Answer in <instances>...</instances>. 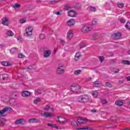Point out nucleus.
Returning a JSON list of instances; mask_svg holds the SVG:
<instances>
[{"instance_id": "nucleus-1", "label": "nucleus", "mask_w": 130, "mask_h": 130, "mask_svg": "<svg viewBox=\"0 0 130 130\" xmlns=\"http://www.w3.org/2000/svg\"><path fill=\"white\" fill-rule=\"evenodd\" d=\"M77 101L81 103L89 102V96L88 95H80L77 98Z\"/></svg>"}, {"instance_id": "nucleus-2", "label": "nucleus", "mask_w": 130, "mask_h": 130, "mask_svg": "<svg viewBox=\"0 0 130 130\" xmlns=\"http://www.w3.org/2000/svg\"><path fill=\"white\" fill-rule=\"evenodd\" d=\"M71 90L74 93H78V92L81 91V86L78 85H72L71 87Z\"/></svg>"}, {"instance_id": "nucleus-3", "label": "nucleus", "mask_w": 130, "mask_h": 130, "mask_svg": "<svg viewBox=\"0 0 130 130\" xmlns=\"http://www.w3.org/2000/svg\"><path fill=\"white\" fill-rule=\"evenodd\" d=\"M7 111H12V108L10 107H5L3 110H0V117H3V116H6L5 113Z\"/></svg>"}, {"instance_id": "nucleus-4", "label": "nucleus", "mask_w": 130, "mask_h": 130, "mask_svg": "<svg viewBox=\"0 0 130 130\" xmlns=\"http://www.w3.org/2000/svg\"><path fill=\"white\" fill-rule=\"evenodd\" d=\"M33 32V27L31 26H28L25 29V34L27 37L32 36V33Z\"/></svg>"}, {"instance_id": "nucleus-5", "label": "nucleus", "mask_w": 130, "mask_h": 130, "mask_svg": "<svg viewBox=\"0 0 130 130\" xmlns=\"http://www.w3.org/2000/svg\"><path fill=\"white\" fill-rule=\"evenodd\" d=\"M56 74L58 75H62L64 73V70L63 69V66L60 65L58 66L57 70L56 71Z\"/></svg>"}, {"instance_id": "nucleus-6", "label": "nucleus", "mask_w": 130, "mask_h": 130, "mask_svg": "<svg viewBox=\"0 0 130 130\" xmlns=\"http://www.w3.org/2000/svg\"><path fill=\"white\" fill-rule=\"evenodd\" d=\"M41 115L43 116V117L48 118V117H53V116H54V114L50 112H45L44 113H41Z\"/></svg>"}, {"instance_id": "nucleus-7", "label": "nucleus", "mask_w": 130, "mask_h": 130, "mask_svg": "<svg viewBox=\"0 0 130 130\" xmlns=\"http://www.w3.org/2000/svg\"><path fill=\"white\" fill-rule=\"evenodd\" d=\"M92 30V27L85 25L83 26L81 29L82 32L83 33H88V32Z\"/></svg>"}, {"instance_id": "nucleus-8", "label": "nucleus", "mask_w": 130, "mask_h": 130, "mask_svg": "<svg viewBox=\"0 0 130 130\" xmlns=\"http://www.w3.org/2000/svg\"><path fill=\"white\" fill-rule=\"evenodd\" d=\"M26 123V120L24 119H19L18 120H16L15 122V124H16V125H19L20 124L24 125Z\"/></svg>"}, {"instance_id": "nucleus-9", "label": "nucleus", "mask_w": 130, "mask_h": 130, "mask_svg": "<svg viewBox=\"0 0 130 130\" xmlns=\"http://www.w3.org/2000/svg\"><path fill=\"white\" fill-rule=\"evenodd\" d=\"M67 24L69 27H72V26H74L76 24V21L74 19H71L67 21Z\"/></svg>"}, {"instance_id": "nucleus-10", "label": "nucleus", "mask_w": 130, "mask_h": 130, "mask_svg": "<svg viewBox=\"0 0 130 130\" xmlns=\"http://www.w3.org/2000/svg\"><path fill=\"white\" fill-rule=\"evenodd\" d=\"M67 35V39H68L69 40H71V39L73 38V30H69L68 31Z\"/></svg>"}, {"instance_id": "nucleus-11", "label": "nucleus", "mask_w": 130, "mask_h": 130, "mask_svg": "<svg viewBox=\"0 0 130 130\" xmlns=\"http://www.w3.org/2000/svg\"><path fill=\"white\" fill-rule=\"evenodd\" d=\"M68 14L69 17H74L77 16V12H75L74 10L69 11Z\"/></svg>"}, {"instance_id": "nucleus-12", "label": "nucleus", "mask_w": 130, "mask_h": 130, "mask_svg": "<svg viewBox=\"0 0 130 130\" xmlns=\"http://www.w3.org/2000/svg\"><path fill=\"white\" fill-rule=\"evenodd\" d=\"M51 54V51L50 50H45L44 51V57L47 58V57H49Z\"/></svg>"}, {"instance_id": "nucleus-13", "label": "nucleus", "mask_w": 130, "mask_h": 130, "mask_svg": "<svg viewBox=\"0 0 130 130\" xmlns=\"http://www.w3.org/2000/svg\"><path fill=\"white\" fill-rule=\"evenodd\" d=\"M31 95V92L28 91H23L21 93V96L22 97H29V96Z\"/></svg>"}, {"instance_id": "nucleus-14", "label": "nucleus", "mask_w": 130, "mask_h": 130, "mask_svg": "<svg viewBox=\"0 0 130 130\" xmlns=\"http://www.w3.org/2000/svg\"><path fill=\"white\" fill-rule=\"evenodd\" d=\"M28 123H37L39 122V120L37 118H31L28 120Z\"/></svg>"}, {"instance_id": "nucleus-15", "label": "nucleus", "mask_w": 130, "mask_h": 130, "mask_svg": "<svg viewBox=\"0 0 130 130\" xmlns=\"http://www.w3.org/2000/svg\"><path fill=\"white\" fill-rule=\"evenodd\" d=\"M3 25H4L5 26H8L9 24V19L7 17H5L3 19L2 23Z\"/></svg>"}, {"instance_id": "nucleus-16", "label": "nucleus", "mask_w": 130, "mask_h": 130, "mask_svg": "<svg viewBox=\"0 0 130 130\" xmlns=\"http://www.w3.org/2000/svg\"><path fill=\"white\" fill-rule=\"evenodd\" d=\"M114 39H120L121 37V33L120 32H116L113 34Z\"/></svg>"}, {"instance_id": "nucleus-17", "label": "nucleus", "mask_w": 130, "mask_h": 130, "mask_svg": "<svg viewBox=\"0 0 130 130\" xmlns=\"http://www.w3.org/2000/svg\"><path fill=\"white\" fill-rule=\"evenodd\" d=\"M81 53H80V52H77L75 54V57H74V60H76V61H78V60H79V59H80V57H81Z\"/></svg>"}, {"instance_id": "nucleus-18", "label": "nucleus", "mask_w": 130, "mask_h": 130, "mask_svg": "<svg viewBox=\"0 0 130 130\" xmlns=\"http://www.w3.org/2000/svg\"><path fill=\"white\" fill-rule=\"evenodd\" d=\"M48 126H50L51 127H53L54 128H56V129H59V127L57 125L55 124H52V123H48Z\"/></svg>"}, {"instance_id": "nucleus-19", "label": "nucleus", "mask_w": 130, "mask_h": 130, "mask_svg": "<svg viewBox=\"0 0 130 130\" xmlns=\"http://www.w3.org/2000/svg\"><path fill=\"white\" fill-rule=\"evenodd\" d=\"M10 51L11 54H15V53H17L18 52V48H12Z\"/></svg>"}, {"instance_id": "nucleus-20", "label": "nucleus", "mask_w": 130, "mask_h": 130, "mask_svg": "<svg viewBox=\"0 0 130 130\" xmlns=\"http://www.w3.org/2000/svg\"><path fill=\"white\" fill-rule=\"evenodd\" d=\"M87 10L90 12H95L96 11V8L94 6H89L88 7Z\"/></svg>"}, {"instance_id": "nucleus-21", "label": "nucleus", "mask_w": 130, "mask_h": 130, "mask_svg": "<svg viewBox=\"0 0 130 130\" xmlns=\"http://www.w3.org/2000/svg\"><path fill=\"white\" fill-rule=\"evenodd\" d=\"M77 121L78 122V123L84 124L85 122H87V119H78L77 120Z\"/></svg>"}, {"instance_id": "nucleus-22", "label": "nucleus", "mask_w": 130, "mask_h": 130, "mask_svg": "<svg viewBox=\"0 0 130 130\" xmlns=\"http://www.w3.org/2000/svg\"><path fill=\"white\" fill-rule=\"evenodd\" d=\"M60 117H57V121L59 122V123H64L66 122V119L63 118H60V119H59Z\"/></svg>"}, {"instance_id": "nucleus-23", "label": "nucleus", "mask_w": 130, "mask_h": 130, "mask_svg": "<svg viewBox=\"0 0 130 130\" xmlns=\"http://www.w3.org/2000/svg\"><path fill=\"white\" fill-rule=\"evenodd\" d=\"M102 84L101 81H96L93 82V85L95 87H100V85H102Z\"/></svg>"}, {"instance_id": "nucleus-24", "label": "nucleus", "mask_w": 130, "mask_h": 130, "mask_svg": "<svg viewBox=\"0 0 130 130\" xmlns=\"http://www.w3.org/2000/svg\"><path fill=\"white\" fill-rule=\"evenodd\" d=\"M72 9V6L71 5H66L64 6L63 10L64 11H69Z\"/></svg>"}, {"instance_id": "nucleus-25", "label": "nucleus", "mask_w": 130, "mask_h": 130, "mask_svg": "<svg viewBox=\"0 0 130 130\" xmlns=\"http://www.w3.org/2000/svg\"><path fill=\"white\" fill-rule=\"evenodd\" d=\"M115 104L116 105H117V106H121V105H122V104H123V101H116L115 102Z\"/></svg>"}, {"instance_id": "nucleus-26", "label": "nucleus", "mask_w": 130, "mask_h": 130, "mask_svg": "<svg viewBox=\"0 0 130 130\" xmlns=\"http://www.w3.org/2000/svg\"><path fill=\"white\" fill-rule=\"evenodd\" d=\"M26 69H27V70H36V68L34 67V65H30V66H28L27 67L23 68V70H26Z\"/></svg>"}, {"instance_id": "nucleus-27", "label": "nucleus", "mask_w": 130, "mask_h": 130, "mask_svg": "<svg viewBox=\"0 0 130 130\" xmlns=\"http://www.w3.org/2000/svg\"><path fill=\"white\" fill-rule=\"evenodd\" d=\"M76 129H89L91 130L92 129V127H89V126H85L83 127H80V128H77Z\"/></svg>"}, {"instance_id": "nucleus-28", "label": "nucleus", "mask_w": 130, "mask_h": 130, "mask_svg": "<svg viewBox=\"0 0 130 130\" xmlns=\"http://www.w3.org/2000/svg\"><path fill=\"white\" fill-rule=\"evenodd\" d=\"M121 63H123V64H126L127 66H128L130 64V61L129 60H122L121 61Z\"/></svg>"}, {"instance_id": "nucleus-29", "label": "nucleus", "mask_w": 130, "mask_h": 130, "mask_svg": "<svg viewBox=\"0 0 130 130\" xmlns=\"http://www.w3.org/2000/svg\"><path fill=\"white\" fill-rule=\"evenodd\" d=\"M8 36L12 37L14 36V32L12 30H8L6 32Z\"/></svg>"}, {"instance_id": "nucleus-30", "label": "nucleus", "mask_w": 130, "mask_h": 130, "mask_svg": "<svg viewBox=\"0 0 130 130\" xmlns=\"http://www.w3.org/2000/svg\"><path fill=\"white\" fill-rule=\"evenodd\" d=\"M2 64H3V66H4L5 67H8V66H10V62H9L8 61H3L2 62Z\"/></svg>"}, {"instance_id": "nucleus-31", "label": "nucleus", "mask_w": 130, "mask_h": 130, "mask_svg": "<svg viewBox=\"0 0 130 130\" xmlns=\"http://www.w3.org/2000/svg\"><path fill=\"white\" fill-rule=\"evenodd\" d=\"M81 73H82V71H81V70H77L74 71V74L76 76H78V75H80Z\"/></svg>"}, {"instance_id": "nucleus-32", "label": "nucleus", "mask_w": 130, "mask_h": 130, "mask_svg": "<svg viewBox=\"0 0 130 130\" xmlns=\"http://www.w3.org/2000/svg\"><path fill=\"white\" fill-rule=\"evenodd\" d=\"M57 3H58V1H57L56 0H53V1H50L49 2V4H50V5H56Z\"/></svg>"}, {"instance_id": "nucleus-33", "label": "nucleus", "mask_w": 130, "mask_h": 130, "mask_svg": "<svg viewBox=\"0 0 130 130\" xmlns=\"http://www.w3.org/2000/svg\"><path fill=\"white\" fill-rule=\"evenodd\" d=\"M40 98H37L36 99L34 100V104H37L38 103H39V102H40Z\"/></svg>"}, {"instance_id": "nucleus-34", "label": "nucleus", "mask_w": 130, "mask_h": 130, "mask_svg": "<svg viewBox=\"0 0 130 130\" xmlns=\"http://www.w3.org/2000/svg\"><path fill=\"white\" fill-rule=\"evenodd\" d=\"M71 125H73V126H78L79 124H78V122L76 121H73L71 123Z\"/></svg>"}, {"instance_id": "nucleus-35", "label": "nucleus", "mask_w": 130, "mask_h": 130, "mask_svg": "<svg viewBox=\"0 0 130 130\" xmlns=\"http://www.w3.org/2000/svg\"><path fill=\"white\" fill-rule=\"evenodd\" d=\"M5 122H6L5 119H0V126L4 125V124H5Z\"/></svg>"}, {"instance_id": "nucleus-36", "label": "nucleus", "mask_w": 130, "mask_h": 130, "mask_svg": "<svg viewBox=\"0 0 130 130\" xmlns=\"http://www.w3.org/2000/svg\"><path fill=\"white\" fill-rule=\"evenodd\" d=\"M117 7L120 8V9H122V8L124 7V4H123V3H118Z\"/></svg>"}, {"instance_id": "nucleus-37", "label": "nucleus", "mask_w": 130, "mask_h": 130, "mask_svg": "<svg viewBox=\"0 0 130 130\" xmlns=\"http://www.w3.org/2000/svg\"><path fill=\"white\" fill-rule=\"evenodd\" d=\"M92 96L94 98H96V97H97V96H98V91H97L96 90L93 91V93H92Z\"/></svg>"}, {"instance_id": "nucleus-38", "label": "nucleus", "mask_w": 130, "mask_h": 130, "mask_svg": "<svg viewBox=\"0 0 130 130\" xmlns=\"http://www.w3.org/2000/svg\"><path fill=\"white\" fill-rule=\"evenodd\" d=\"M20 7H21V5L18 4H15L13 6V8H14V9H19Z\"/></svg>"}, {"instance_id": "nucleus-39", "label": "nucleus", "mask_w": 130, "mask_h": 130, "mask_svg": "<svg viewBox=\"0 0 130 130\" xmlns=\"http://www.w3.org/2000/svg\"><path fill=\"white\" fill-rule=\"evenodd\" d=\"M125 27L128 30H130V22H127L126 23V24H125Z\"/></svg>"}, {"instance_id": "nucleus-40", "label": "nucleus", "mask_w": 130, "mask_h": 130, "mask_svg": "<svg viewBox=\"0 0 130 130\" xmlns=\"http://www.w3.org/2000/svg\"><path fill=\"white\" fill-rule=\"evenodd\" d=\"M92 25H97L98 21L96 19H93L92 22Z\"/></svg>"}, {"instance_id": "nucleus-41", "label": "nucleus", "mask_w": 130, "mask_h": 130, "mask_svg": "<svg viewBox=\"0 0 130 130\" xmlns=\"http://www.w3.org/2000/svg\"><path fill=\"white\" fill-rule=\"evenodd\" d=\"M106 86L108 88H112V84L109 82H106Z\"/></svg>"}, {"instance_id": "nucleus-42", "label": "nucleus", "mask_w": 130, "mask_h": 130, "mask_svg": "<svg viewBox=\"0 0 130 130\" xmlns=\"http://www.w3.org/2000/svg\"><path fill=\"white\" fill-rule=\"evenodd\" d=\"M99 58L101 62H103V61H104V59L105 58L104 57V56H99Z\"/></svg>"}, {"instance_id": "nucleus-43", "label": "nucleus", "mask_w": 130, "mask_h": 130, "mask_svg": "<svg viewBox=\"0 0 130 130\" xmlns=\"http://www.w3.org/2000/svg\"><path fill=\"white\" fill-rule=\"evenodd\" d=\"M18 58H24V57H25V55L23 54H18Z\"/></svg>"}, {"instance_id": "nucleus-44", "label": "nucleus", "mask_w": 130, "mask_h": 130, "mask_svg": "<svg viewBox=\"0 0 130 130\" xmlns=\"http://www.w3.org/2000/svg\"><path fill=\"white\" fill-rule=\"evenodd\" d=\"M2 80L4 81V80H6V79H7V78H8V75H7V74H3V75H2Z\"/></svg>"}, {"instance_id": "nucleus-45", "label": "nucleus", "mask_w": 130, "mask_h": 130, "mask_svg": "<svg viewBox=\"0 0 130 130\" xmlns=\"http://www.w3.org/2000/svg\"><path fill=\"white\" fill-rule=\"evenodd\" d=\"M113 72H114L115 74H117L119 73V70L117 68H114L113 70Z\"/></svg>"}, {"instance_id": "nucleus-46", "label": "nucleus", "mask_w": 130, "mask_h": 130, "mask_svg": "<svg viewBox=\"0 0 130 130\" xmlns=\"http://www.w3.org/2000/svg\"><path fill=\"white\" fill-rule=\"evenodd\" d=\"M50 108V107L48 105H46L44 108V110H46V111H48L49 110V109Z\"/></svg>"}, {"instance_id": "nucleus-47", "label": "nucleus", "mask_w": 130, "mask_h": 130, "mask_svg": "<svg viewBox=\"0 0 130 130\" xmlns=\"http://www.w3.org/2000/svg\"><path fill=\"white\" fill-rule=\"evenodd\" d=\"M120 23H125V19L123 18H120L119 19Z\"/></svg>"}, {"instance_id": "nucleus-48", "label": "nucleus", "mask_w": 130, "mask_h": 130, "mask_svg": "<svg viewBox=\"0 0 130 130\" xmlns=\"http://www.w3.org/2000/svg\"><path fill=\"white\" fill-rule=\"evenodd\" d=\"M20 23H21V24L26 23V18H23L22 19H20Z\"/></svg>"}, {"instance_id": "nucleus-49", "label": "nucleus", "mask_w": 130, "mask_h": 130, "mask_svg": "<svg viewBox=\"0 0 130 130\" xmlns=\"http://www.w3.org/2000/svg\"><path fill=\"white\" fill-rule=\"evenodd\" d=\"M75 9H76L77 10H80L81 8V7L80 6V4H77L75 7Z\"/></svg>"}, {"instance_id": "nucleus-50", "label": "nucleus", "mask_w": 130, "mask_h": 130, "mask_svg": "<svg viewBox=\"0 0 130 130\" xmlns=\"http://www.w3.org/2000/svg\"><path fill=\"white\" fill-rule=\"evenodd\" d=\"M40 39H44L45 38V36L43 34H41L40 35Z\"/></svg>"}, {"instance_id": "nucleus-51", "label": "nucleus", "mask_w": 130, "mask_h": 130, "mask_svg": "<svg viewBox=\"0 0 130 130\" xmlns=\"http://www.w3.org/2000/svg\"><path fill=\"white\" fill-rule=\"evenodd\" d=\"M90 112H92V113H96V112H97V110L96 109L90 110Z\"/></svg>"}, {"instance_id": "nucleus-52", "label": "nucleus", "mask_w": 130, "mask_h": 130, "mask_svg": "<svg viewBox=\"0 0 130 130\" xmlns=\"http://www.w3.org/2000/svg\"><path fill=\"white\" fill-rule=\"evenodd\" d=\"M101 102L103 104H106V103H107V101L105 100H102Z\"/></svg>"}, {"instance_id": "nucleus-53", "label": "nucleus", "mask_w": 130, "mask_h": 130, "mask_svg": "<svg viewBox=\"0 0 130 130\" xmlns=\"http://www.w3.org/2000/svg\"><path fill=\"white\" fill-rule=\"evenodd\" d=\"M85 46H86V45H85L84 44H82L80 45V49L84 48V47H85Z\"/></svg>"}, {"instance_id": "nucleus-54", "label": "nucleus", "mask_w": 130, "mask_h": 130, "mask_svg": "<svg viewBox=\"0 0 130 130\" xmlns=\"http://www.w3.org/2000/svg\"><path fill=\"white\" fill-rule=\"evenodd\" d=\"M124 80H119L118 81V83L119 85H122V83H124Z\"/></svg>"}, {"instance_id": "nucleus-55", "label": "nucleus", "mask_w": 130, "mask_h": 130, "mask_svg": "<svg viewBox=\"0 0 130 130\" xmlns=\"http://www.w3.org/2000/svg\"><path fill=\"white\" fill-rule=\"evenodd\" d=\"M91 80H92V78L91 77H88L86 79V82H89L90 81H91Z\"/></svg>"}, {"instance_id": "nucleus-56", "label": "nucleus", "mask_w": 130, "mask_h": 130, "mask_svg": "<svg viewBox=\"0 0 130 130\" xmlns=\"http://www.w3.org/2000/svg\"><path fill=\"white\" fill-rule=\"evenodd\" d=\"M60 42H61L62 44H66V41L63 40H60Z\"/></svg>"}, {"instance_id": "nucleus-57", "label": "nucleus", "mask_w": 130, "mask_h": 130, "mask_svg": "<svg viewBox=\"0 0 130 130\" xmlns=\"http://www.w3.org/2000/svg\"><path fill=\"white\" fill-rule=\"evenodd\" d=\"M55 14H56V15H57L58 16H59V15H61V14H60V12L59 11L56 12Z\"/></svg>"}, {"instance_id": "nucleus-58", "label": "nucleus", "mask_w": 130, "mask_h": 130, "mask_svg": "<svg viewBox=\"0 0 130 130\" xmlns=\"http://www.w3.org/2000/svg\"><path fill=\"white\" fill-rule=\"evenodd\" d=\"M126 79L127 81H130V76L126 77Z\"/></svg>"}, {"instance_id": "nucleus-59", "label": "nucleus", "mask_w": 130, "mask_h": 130, "mask_svg": "<svg viewBox=\"0 0 130 130\" xmlns=\"http://www.w3.org/2000/svg\"><path fill=\"white\" fill-rule=\"evenodd\" d=\"M0 47H1L2 48H3V47H5V45H4V44H1V45H0Z\"/></svg>"}, {"instance_id": "nucleus-60", "label": "nucleus", "mask_w": 130, "mask_h": 130, "mask_svg": "<svg viewBox=\"0 0 130 130\" xmlns=\"http://www.w3.org/2000/svg\"><path fill=\"white\" fill-rule=\"evenodd\" d=\"M122 130H130V129L128 128H125L122 129Z\"/></svg>"}, {"instance_id": "nucleus-61", "label": "nucleus", "mask_w": 130, "mask_h": 130, "mask_svg": "<svg viewBox=\"0 0 130 130\" xmlns=\"http://www.w3.org/2000/svg\"><path fill=\"white\" fill-rule=\"evenodd\" d=\"M61 0H56L57 2H58V3H59V2H60Z\"/></svg>"}, {"instance_id": "nucleus-62", "label": "nucleus", "mask_w": 130, "mask_h": 130, "mask_svg": "<svg viewBox=\"0 0 130 130\" xmlns=\"http://www.w3.org/2000/svg\"><path fill=\"white\" fill-rule=\"evenodd\" d=\"M51 110H52V111H53V110H54V109L53 108H51Z\"/></svg>"}, {"instance_id": "nucleus-63", "label": "nucleus", "mask_w": 130, "mask_h": 130, "mask_svg": "<svg viewBox=\"0 0 130 130\" xmlns=\"http://www.w3.org/2000/svg\"><path fill=\"white\" fill-rule=\"evenodd\" d=\"M14 96H15V97H17V94H15Z\"/></svg>"}, {"instance_id": "nucleus-64", "label": "nucleus", "mask_w": 130, "mask_h": 130, "mask_svg": "<svg viewBox=\"0 0 130 130\" xmlns=\"http://www.w3.org/2000/svg\"><path fill=\"white\" fill-rule=\"evenodd\" d=\"M128 54H130V50L128 52Z\"/></svg>"}]
</instances>
